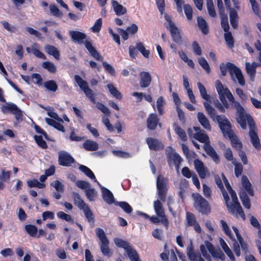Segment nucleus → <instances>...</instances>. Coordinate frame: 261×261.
<instances>
[{"mask_svg":"<svg viewBox=\"0 0 261 261\" xmlns=\"http://www.w3.org/2000/svg\"><path fill=\"white\" fill-rule=\"evenodd\" d=\"M217 121L225 137H228L234 147H242V144L231 128L230 123L224 115H218Z\"/></svg>","mask_w":261,"mask_h":261,"instance_id":"3","label":"nucleus"},{"mask_svg":"<svg viewBox=\"0 0 261 261\" xmlns=\"http://www.w3.org/2000/svg\"><path fill=\"white\" fill-rule=\"evenodd\" d=\"M59 162L61 165L68 166L74 162V159L68 153L61 151L59 155Z\"/></svg>","mask_w":261,"mask_h":261,"instance_id":"17","label":"nucleus"},{"mask_svg":"<svg viewBox=\"0 0 261 261\" xmlns=\"http://www.w3.org/2000/svg\"><path fill=\"white\" fill-rule=\"evenodd\" d=\"M37 46V44H34L31 46L32 53L37 57L45 60L46 59V56L40 51H39L36 47Z\"/></svg>","mask_w":261,"mask_h":261,"instance_id":"49","label":"nucleus"},{"mask_svg":"<svg viewBox=\"0 0 261 261\" xmlns=\"http://www.w3.org/2000/svg\"><path fill=\"white\" fill-rule=\"evenodd\" d=\"M125 251L131 261H141L137 251L131 246Z\"/></svg>","mask_w":261,"mask_h":261,"instance_id":"33","label":"nucleus"},{"mask_svg":"<svg viewBox=\"0 0 261 261\" xmlns=\"http://www.w3.org/2000/svg\"><path fill=\"white\" fill-rule=\"evenodd\" d=\"M220 15H221V26L222 28L223 29L224 31L225 32H227L228 31L229 29V26L228 24V18L226 14H225L224 12H221Z\"/></svg>","mask_w":261,"mask_h":261,"instance_id":"37","label":"nucleus"},{"mask_svg":"<svg viewBox=\"0 0 261 261\" xmlns=\"http://www.w3.org/2000/svg\"><path fill=\"white\" fill-rule=\"evenodd\" d=\"M194 200V206L199 212L205 213L209 210V205L200 195L198 193L193 194Z\"/></svg>","mask_w":261,"mask_h":261,"instance_id":"8","label":"nucleus"},{"mask_svg":"<svg viewBox=\"0 0 261 261\" xmlns=\"http://www.w3.org/2000/svg\"><path fill=\"white\" fill-rule=\"evenodd\" d=\"M75 185L79 188L84 190L85 191L90 187V184L85 180H77L75 181Z\"/></svg>","mask_w":261,"mask_h":261,"instance_id":"56","label":"nucleus"},{"mask_svg":"<svg viewBox=\"0 0 261 261\" xmlns=\"http://www.w3.org/2000/svg\"><path fill=\"white\" fill-rule=\"evenodd\" d=\"M220 227L224 233L232 240H234V238L227 223L222 219L220 221Z\"/></svg>","mask_w":261,"mask_h":261,"instance_id":"28","label":"nucleus"},{"mask_svg":"<svg viewBox=\"0 0 261 261\" xmlns=\"http://www.w3.org/2000/svg\"><path fill=\"white\" fill-rule=\"evenodd\" d=\"M220 69L222 75H226L227 70H228L232 79L234 75L241 86L245 85V81L241 70L234 64L229 62H227L226 64L222 63L220 65Z\"/></svg>","mask_w":261,"mask_h":261,"instance_id":"4","label":"nucleus"},{"mask_svg":"<svg viewBox=\"0 0 261 261\" xmlns=\"http://www.w3.org/2000/svg\"><path fill=\"white\" fill-rule=\"evenodd\" d=\"M95 232L100 240L99 245L102 254L105 256H112V252L108 246L109 241L106 237L104 230L100 228H97L95 230Z\"/></svg>","mask_w":261,"mask_h":261,"instance_id":"5","label":"nucleus"},{"mask_svg":"<svg viewBox=\"0 0 261 261\" xmlns=\"http://www.w3.org/2000/svg\"><path fill=\"white\" fill-rule=\"evenodd\" d=\"M44 86L48 90L55 92L58 89V85L53 80H49L44 83Z\"/></svg>","mask_w":261,"mask_h":261,"instance_id":"40","label":"nucleus"},{"mask_svg":"<svg viewBox=\"0 0 261 261\" xmlns=\"http://www.w3.org/2000/svg\"><path fill=\"white\" fill-rule=\"evenodd\" d=\"M151 81V77L150 74L145 71L140 73V85L142 88H146L149 86Z\"/></svg>","mask_w":261,"mask_h":261,"instance_id":"20","label":"nucleus"},{"mask_svg":"<svg viewBox=\"0 0 261 261\" xmlns=\"http://www.w3.org/2000/svg\"><path fill=\"white\" fill-rule=\"evenodd\" d=\"M85 46L87 49L89 51L90 54L95 59L102 61L103 58L96 51L95 48L92 46L91 43L89 41L85 42Z\"/></svg>","mask_w":261,"mask_h":261,"instance_id":"23","label":"nucleus"},{"mask_svg":"<svg viewBox=\"0 0 261 261\" xmlns=\"http://www.w3.org/2000/svg\"><path fill=\"white\" fill-rule=\"evenodd\" d=\"M205 244L206 249L213 257L219 258L222 260H225V255L220 249H215L214 246L207 241H205Z\"/></svg>","mask_w":261,"mask_h":261,"instance_id":"13","label":"nucleus"},{"mask_svg":"<svg viewBox=\"0 0 261 261\" xmlns=\"http://www.w3.org/2000/svg\"><path fill=\"white\" fill-rule=\"evenodd\" d=\"M197 118L200 124L206 129L210 130L211 126L210 122L205 115L201 112L197 113Z\"/></svg>","mask_w":261,"mask_h":261,"instance_id":"25","label":"nucleus"},{"mask_svg":"<svg viewBox=\"0 0 261 261\" xmlns=\"http://www.w3.org/2000/svg\"><path fill=\"white\" fill-rule=\"evenodd\" d=\"M96 107L98 109L100 110L105 115H107L108 116H109L110 115V112L109 109L102 103L99 102H97L96 103Z\"/></svg>","mask_w":261,"mask_h":261,"instance_id":"59","label":"nucleus"},{"mask_svg":"<svg viewBox=\"0 0 261 261\" xmlns=\"http://www.w3.org/2000/svg\"><path fill=\"white\" fill-rule=\"evenodd\" d=\"M198 26L203 34H207L208 32V25L206 21L201 17L197 18Z\"/></svg>","mask_w":261,"mask_h":261,"instance_id":"29","label":"nucleus"},{"mask_svg":"<svg viewBox=\"0 0 261 261\" xmlns=\"http://www.w3.org/2000/svg\"><path fill=\"white\" fill-rule=\"evenodd\" d=\"M45 110L47 111V115L50 117L51 118H53L58 121L63 122V121L62 119L60 118L58 114L54 112L53 108H45Z\"/></svg>","mask_w":261,"mask_h":261,"instance_id":"53","label":"nucleus"},{"mask_svg":"<svg viewBox=\"0 0 261 261\" xmlns=\"http://www.w3.org/2000/svg\"><path fill=\"white\" fill-rule=\"evenodd\" d=\"M224 38L227 45L229 47L231 48L233 46V39L231 33L228 31L224 34Z\"/></svg>","mask_w":261,"mask_h":261,"instance_id":"52","label":"nucleus"},{"mask_svg":"<svg viewBox=\"0 0 261 261\" xmlns=\"http://www.w3.org/2000/svg\"><path fill=\"white\" fill-rule=\"evenodd\" d=\"M69 35L73 41L79 43H83V40L86 38L85 34L76 31H70Z\"/></svg>","mask_w":261,"mask_h":261,"instance_id":"22","label":"nucleus"},{"mask_svg":"<svg viewBox=\"0 0 261 261\" xmlns=\"http://www.w3.org/2000/svg\"><path fill=\"white\" fill-rule=\"evenodd\" d=\"M27 182L29 188L42 189L45 187L44 184L39 182L36 179L28 180Z\"/></svg>","mask_w":261,"mask_h":261,"instance_id":"38","label":"nucleus"},{"mask_svg":"<svg viewBox=\"0 0 261 261\" xmlns=\"http://www.w3.org/2000/svg\"><path fill=\"white\" fill-rule=\"evenodd\" d=\"M247 194L244 191L240 192V197L243 205L246 208L249 209L250 208V202Z\"/></svg>","mask_w":261,"mask_h":261,"instance_id":"36","label":"nucleus"},{"mask_svg":"<svg viewBox=\"0 0 261 261\" xmlns=\"http://www.w3.org/2000/svg\"><path fill=\"white\" fill-rule=\"evenodd\" d=\"M167 158L170 165H174L176 171L178 172L180 164L181 161V158L179 154L176 152H171L168 154Z\"/></svg>","mask_w":261,"mask_h":261,"instance_id":"16","label":"nucleus"},{"mask_svg":"<svg viewBox=\"0 0 261 261\" xmlns=\"http://www.w3.org/2000/svg\"><path fill=\"white\" fill-rule=\"evenodd\" d=\"M206 154L211 156L213 160L217 162L219 161V156L214 149V148H204Z\"/></svg>","mask_w":261,"mask_h":261,"instance_id":"44","label":"nucleus"},{"mask_svg":"<svg viewBox=\"0 0 261 261\" xmlns=\"http://www.w3.org/2000/svg\"><path fill=\"white\" fill-rule=\"evenodd\" d=\"M203 105L207 113L212 118H214L216 116V110L207 101L204 102Z\"/></svg>","mask_w":261,"mask_h":261,"instance_id":"48","label":"nucleus"},{"mask_svg":"<svg viewBox=\"0 0 261 261\" xmlns=\"http://www.w3.org/2000/svg\"><path fill=\"white\" fill-rule=\"evenodd\" d=\"M233 164L234 165V173L236 175V176L238 177L239 175H240L242 173V170H243V166L242 165L236 162H233Z\"/></svg>","mask_w":261,"mask_h":261,"instance_id":"62","label":"nucleus"},{"mask_svg":"<svg viewBox=\"0 0 261 261\" xmlns=\"http://www.w3.org/2000/svg\"><path fill=\"white\" fill-rule=\"evenodd\" d=\"M197 85L201 97L206 100H208L210 98V96L207 94L206 89L204 86L200 82H198Z\"/></svg>","mask_w":261,"mask_h":261,"instance_id":"39","label":"nucleus"},{"mask_svg":"<svg viewBox=\"0 0 261 261\" xmlns=\"http://www.w3.org/2000/svg\"><path fill=\"white\" fill-rule=\"evenodd\" d=\"M232 228L236 235L237 240L239 243H238L236 242L233 244V251H234L236 255L237 256H240V255L241 254L240 245L242 246L243 238H242L241 235L239 233V230L236 227L232 226Z\"/></svg>","mask_w":261,"mask_h":261,"instance_id":"18","label":"nucleus"},{"mask_svg":"<svg viewBox=\"0 0 261 261\" xmlns=\"http://www.w3.org/2000/svg\"><path fill=\"white\" fill-rule=\"evenodd\" d=\"M165 105V101L162 96L158 98L156 101V107L160 115H162L164 113V107Z\"/></svg>","mask_w":261,"mask_h":261,"instance_id":"43","label":"nucleus"},{"mask_svg":"<svg viewBox=\"0 0 261 261\" xmlns=\"http://www.w3.org/2000/svg\"><path fill=\"white\" fill-rule=\"evenodd\" d=\"M137 48L145 57L148 58L150 53L149 51L145 49L142 43H137Z\"/></svg>","mask_w":261,"mask_h":261,"instance_id":"58","label":"nucleus"},{"mask_svg":"<svg viewBox=\"0 0 261 261\" xmlns=\"http://www.w3.org/2000/svg\"><path fill=\"white\" fill-rule=\"evenodd\" d=\"M148 147H160L162 144L158 139L153 138H147L146 140Z\"/></svg>","mask_w":261,"mask_h":261,"instance_id":"47","label":"nucleus"},{"mask_svg":"<svg viewBox=\"0 0 261 261\" xmlns=\"http://www.w3.org/2000/svg\"><path fill=\"white\" fill-rule=\"evenodd\" d=\"M198 62L202 68L208 73L211 72V68L207 61L203 57L198 59Z\"/></svg>","mask_w":261,"mask_h":261,"instance_id":"41","label":"nucleus"},{"mask_svg":"<svg viewBox=\"0 0 261 261\" xmlns=\"http://www.w3.org/2000/svg\"><path fill=\"white\" fill-rule=\"evenodd\" d=\"M102 25V20L101 18L98 19L95 22L93 26L91 28L94 33L99 32Z\"/></svg>","mask_w":261,"mask_h":261,"instance_id":"61","label":"nucleus"},{"mask_svg":"<svg viewBox=\"0 0 261 261\" xmlns=\"http://www.w3.org/2000/svg\"><path fill=\"white\" fill-rule=\"evenodd\" d=\"M233 6L237 9H239V3L238 0H231ZM225 4L229 10V17L231 26L236 29L238 25V14L237 11L231 8L230 0H224Z\"/></svg>","mask_w":261,"mask_h":261,"instance_id":"6","label":"nucleus"},{"mask_svg":"<svg viewBox=\"0 0 261 261\" xmlns=\"http://www.w3.org/2000/svg\"><path fill=\"white\" fill-rule=\"evenodd\" d=\"M112 5L114 12L117 15H123L127 12L126 9L119 4L116 1H112Z\"/></svg>","mask_w":261,"mask_h":261,"instance_id":"26","label":"nucleus"},{"mask_svg":"<svg viewBox=\"0 0 261 261\" xmlns=\"http://www.w3.org/2000/svg\"><path fill=\"white\" fill-rule=\"evenodd\" d=\"M2 111L4 113L11 112L15 115L16 119L17 120H21L22 116V111L17 107V106L12 102H7L1 107Z\"/></svg>","mask_w":261,"mask_h":261,"instance_id":"9","label":"nucleus"},{"mask_svg":"<svg viewBox=\"0 0 261 261\" xmlns=\"http://www.w3.org/2000/svg\"><path fill=\"white\" fill-rule=\"evenodd\" d=\"M25 230L31 237H35L36 236L37 228L35 226L31 224L26 225L25 226Z\"/></svg>","mask_w":261,"mask_h":261,"instance_id":"45","label":"nucleus"},{"mask_svg":"<svg viewBox=\"0 0 261 261\" xmlns=\"http://www.w3.org/2000/svg\"><path fill=\"white\" fill-rule=\"evenodd\" d=\"M44 50L47 54L53 56L56 60H59L60 59V51L55 46L47 44L45 45Z\"/></svg>","mask_w":261,"mask_h":261,"instance_id":"24","label":"nucleus"},{"mask_svg":"<svg viewBox=\"0 0 261 261\" xmlns=\"http://www.w3.org/2000/svg\"><path fill=\"white\" fill-rule=\"evenodd\" d=\"M110 93L115 98L120 99L122 98L121 93L112 84H109L107 86Z\"/></svg>","mask_w":261,"mask_h":261,"instance_id":"34","label":"nucleus"},{"mask_svg":"<svg viewBox=\"0 0 261 261\" xmlns=\"http://www.w3.org/2000/svg\"><path fill=\"white\" fill-rule=\"evenodd\" d=\"M87 198L90 201H94L96 197L97 193L94 189L91 188L90 187L85 191Z\"/></svg>","mask_w":261,"mask_h":261,"instance_id":"46","label":"nucleus"},{"mask_svg":"<svg viewBox=\"0 0 261 261\" xmlns=\"http://www.w3.org/2000/svg\"><path fill=\"white\" fill-rule=\"evenodd\" d=\"M50 186L54 187L56 191L59 192H63L64 191V185L58 180L53 181L50 184Z\"/></svg>","mask_w":261,"mask_h":261,"instance_id":"54","label":"nucleus"},{"mask_svg":"<svg viewBox=\"0 0 261 261\" xmlns=\"http://www.w3.org/2000/svg\"><path fill=\"white\" fill-rule=\"evenodd\" d=\"M258 66V64L255 62H253L252 64H250L249 62L245 63L246 70L248 74H249L251 78H253L256 71V67Z\"/></svg>","mask_w":261,"mask_h":261,"instance_id":"31","label":"nucleus"},{"mask_svg":"<svg viewBox=\"0 0 261 261\" xmlns=\"http://www.w3.org/2000/svg\"><path fill=\"white\" fill-rule=\"evenodd\" d=\"M188 133L190 136H192L198 141L204 143V147H211L209 137L203 130H200L193 134L192 129L189 128L188 129Z\"/></svg>","mask_w":261,"mask_h":261,"instance_id":"12","label":"nucleus"},{"mask_svg":"<svg viewBox=\"0 0 261 261\" xmlns=\"http://www.w3.org/2000/svg\"><path fill=\"white\" fill-rule=\"evenodd\" d=\"M49 10L51 14L53 15L60 16L62 15L59 9L54 5H51L49 6Z\"/></svg>","mask_w":261,"mask_h":261,"instance_id":"64","label":"nucleus"},{"mask_svg":"<svg viewBox=\"0 0 261 261\" xmlns=\"http://www.w3.org/2000/svg\"><path fill=\"white\" fill-rule=\"evenodd\" d=\"M187 255L191 261H197L199 259V257H201L198 253H197L194 251H192L191 250L187 251Z\"/></svg>","mask_w":261,"mask_h":261,"instance_id":"63","label":"nucleus"},{"mask_svg":"<svg viewBox=\"0 0 261 261\" xmlns=\"http://www.w3.org/2000/svg\"><path fill=\"white\" fill-rule=\"evenodd\" d=\"M101 187L102 198L105 202L111 204L114 203V198L112 193L108 189L99 185Z\"/></svg>","mask_w":261,"mask_h":261,"instance_id":"21","label":"nucleus"},{"mask_svg":"<svg viewBox=\"0 0 261 261\" xmlns=\"http://www.w3.org/2000/svg\"><path fill=\"white\" fill-rule=\"evenodd\" d=\"M42 67L51 73H55L56 71V66L53 63L49 61L43 62L42 64Z\"/></svg>","mask_w":261,"mask_h":261,"instance_id":"42","label":"nucleus"},{"mask_svg":"<svg viewBox=\"0 0 261 261\" xmlns=\"http://www.w3.org/2000/svg\"><path fill=\"white\" fill-rule=\"evenodd\" d=\"M72 197L74 199L75 204L80 209H83L87 205L82 199L80 195L77 193L73 192Z\"/></svg>","mask_w":261,"mask_h":261,"instance_id":"32","label":"nucleus"},{"mask_svg":"<svg viewBox=\"0 0 261 261\" xmlns=\"http://www.w3.org/2000/svg\"><path fill=\"white\" fill-rule=\"evenodd\" d=\"M242 191L251 196L253 195L251 185L246 176H243L242 177V187L240 192Z\"/></svg>","mask_w":261,"mask_h":261,"instance_id":"19","label":"nucleus"},{"mask_svg":"<svg viewBox=\"0 0 261 261\" xmlns=\"http://www.w3.org/2000/svg\"><path fill=\"white\" fill-rule=\"evenodd\" d=\"M159 122V119L156 115L151 114L147 119V123L148 128L150 129H154Z\"/></svg>","mask_w":261,"mask_h":261,"instance_id":"27","label":"nucleus"},{"mask_svg":"<svg viewBox=\"0 0 261 261\" xmlns=\"http://www.w3.org/2000/svg\"><path fill=\"white\" fill-rule=\"evenodd\" d=\"M114 242L118 247L122 248L125 251L130 246L127 242L118 238H114Z\"/></svg>","mask_w":261,"mask_h":261,"instance_id":"35","label":"nucleus"},{"mask_svg":"<svg viewBox=\"0 0 261 261\" xmlns=\"http://www.w3.org/2000/svg\"><path fill=\"white\" fill-rule=\"evenodd\" d=\"M57 215L59 218H60L63 220H64L67 222H73V219H72L71 217L69 215L65 214L63 212L60 211L57 213Z\"/></svg>","mask_w":261,"mask_h":261,"instance_id":"60","label":"nucleus"},{"mask_svg":"<svg viewBox=\"0 0 261 261\" xmlns=\"http://www.w3.org/2000/svg\"><path fill=\"white\" fill-rule=\"evenodd\" d=\"M215 88L217 90L220 100H224L226 97L228 100L232 103L233 107L237 109V120L243 129L246 128L247 123L252 128L253 122L250 116L247 114L240 103L236 101L233 96L227 88L224 87L219 80H216L215 83ZM251 141L254 147L259 145V140L256 134L251 129L249 132Z\"/></svg>","mask_w":261,"mask_h":261,"instance_id":"1","label":"nucleus"},{"mask_svg":"<svg viewBox=\"0 0 261 261\" xmlns=\"http://www.w3.org/2000/svg\"><path fill=\"white\" fill-rule=\"evenodd\" d=\"M184 12L188 20H191L192 19L193 9L189 4L184 6Z\"/></svg>","mask_w":261,"mask_h":261,"instance_id":"50","label":"nucleus"},{"mask_svg":"<svg viewBox=\"0 0 261 261\" xmlns=\"http://www.w3.org/2000/svg\"><path fill=\"white\" fill-rule=\"evenodd\" d=\"M112 151L114 155L118 157L126 158L130 156L129 153L123 151L121 149L113 150Z\"/></svg>","mask_w":261,"mask_h":261,"instance_id":"55","label":"nucleus"},{"mask_svg":"<svg viewBox=\"0 0 261 261\" xmlns=\"http://www.w3.org/2000/svg\"><path fill=\"white\" fill-rule=\"evenodd\" d=\"M153 207L157 216L161 218V222L166 227L168 226V220L165 215V212L162 202L159 200H156L153 202Z\"/></svg>","mask_w":261,"mask_h":261,"instance_id":"10","label":"nucleus"},{"mask_svg":"<svg viewBox=\"0 0 261 261\" xmlns=\"http://www.w3.org/2000/svg\"><path fill=\"white\" fill-rule=\"evenodd\" d=\"M74 79L80 88L84 91L90 101L93 103H95L94 92L89 88L88 83L78 75L74 76Z\"/></svg>","mask_w":261,"mask_h":261,"instance_id":"7","label":"nucleus"},{"mask_svg":"<svg viewBox=\"0 0 261 261\" xmlns=\"http://www.w3.org/2000/svg\"><path fill=\"white\" fill-rule=\"evenodd\" d=\"M79 169L86 176L91 179H94L95 182H97L98 185H100V184L96 179L93 172L89 168L84 165H80L79 166Z\"/></svg>","mask_w":261,"mask_h":261,"instance_id":"30","label":"nucleus"},{"mask_svg":"<svg viewBox=\"0 0 261 261\" xmlns=\"http://www.w3.org/2000/svg\"><path fill=\"white\" fill-rule=\"evenodd\" d=\"M156 186L158 195L162 201H165L166 198V192L167 190V181L161 176H159L157 178Z\"/></svg>","mask_w":261,"mask_h":261,"instance_id":"11","label":"nucleus"},{"mask_svg":"<svg viewBox=\"0 0 261 261\" xmlns=\"http://www.w3.org/2000/svg\"><path fill=\"white\" fill-rule=\"evenodd\" d=\"M222 177L226 188L231 196V202L229 201L228 195L227 192L224 190L222 182L220 177L218 176H215V180L216 184L222 191V195L225 201L228 211L232 214L236 215V216H239L244 220L245 219V215L239 202H238L236 192L231 189L228 181L224 174H222Z\"/></svg>","mask_w":261,"mask_h":261,"instance_id":"2","label":"nucleus"},{"mask_svg":"<svg viewBox=\"0 0 261 261\" xmlns=\"http://www.w3.org/2000/svg\"><path fill=\"white\" fill-rule=\"evenodd\" d=\"M118 205L126 213L129 214L133 211L131 206L126 202H120L118 203Z\"/></svg>","mask_w":261,"mask_h":261,"instance_id":"57","label":"nucleus"},{"mask_svg":"<svg viewBox=\"0 0 261 261\" xmlns=\"http://www.w3.org/2000/svg\"><path fill=\"white\" fill-rule=\"evenodd\" d=\"M195 168L201 178H205L208 175L207 168L203 163L198 159H195L194 162Z\"/></svg>","mask_w":261,"mask_h":261,"instance_id":"14","label":"nucleus"},{"mask_svg":"<svg viewBox=\"0 0 261 261\" xmlns=\"http://www.w3.org/2000/svg\"><path fill=\"white\" fill-rule=\"evenodd\" d=\"M186 219L188 226H193L195 231L198 233L202 232L201 227L196 221L195 217L193 214L187 212L186 214Z\"/></svg>","mask_w":261,"mask_h":261,"instance_id":"15","label":"nucleus"},{"mask_svg":"<svg viewBox=\"0 0 261 261\" xmlns=\"http://www.w3.org/2000/svg\"><path fill=\"white\" fill-rule=\"evenodd\" d=\"M84 212L85 215L88 221L90 222H93L94 217L93 214L90 210L89 206L87 205L82 209Z\"/></svg>","mask_w":261,"mask_h":261,"instance_id":"51","label":"nucleus"}]
</instances>
